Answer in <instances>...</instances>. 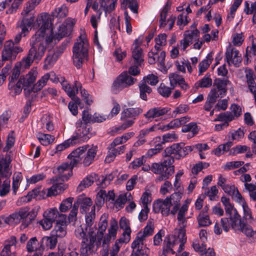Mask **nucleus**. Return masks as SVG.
Instances as JSON below:
<instances>
[{"label":"nucleus","mask_w":256,"mask_h":256,"mask_svg":"<svg viewBox=\"0 0 256 256\" xmlns=\"http://www.w3.org/2000/svg\"><path fill=\"white\" fill-rule=\"evenodd\" d=\"M96 207L93 206L91 208V211L86 214L85 216L86 228L85 230L88 233L89 240H90V244L92 245L94 242H97L98 244H102V240L103 238V234L106 232L108 227V216L106 214L102 216L98 223V227L97 232L95 222Z\"/></svg>","instance_id":"f257e3e1"},{"label":"nucleus","mask_w":256,"mask_h":256,"mask_svg":"<svg viewBox=\"0 0 256 256\" xmlns=\"http://www.w3.org/2000/svg\"><path fill=\"white\" fill-rule=\"evenodd\" d=\"M169 79L170 85L173 88H174L176 85H178L182 90L185 91L190 88L188 84L185 82L184 78L176 73L170 74Z\"/></svg>","instance_id":"5701e85b"},{"label":"nucleus","mask_w":256,"mask_h":256,"mask_svg":"<svg viewBox=\"0 0 256 256\" xmlns=\"http://www.w3.org/2000/svg\"><path fill=\"white\" fill-rule=\"evenodd\" d=\"M75 235L77 238L82 240L80 256H88V250H93L95 246L98 248L101 246V244H98L97 242H94L92 246L90 245V240H88L86 232L81 226L75 230Z\"/></svg>","instance_id":"1a4fd4ad"},{"label":"nucleus","mask_w":256,"mask_h":256,"mask_svg":"<svg viewBox=\"0 0 256 256\" xmlns=\"http://www.w3.org/2000/svg\"><path fill=\"white\" fill-rule=\"evenodd\" d=\"M88 46L85 34H81L74 43L72 50L73 63L78 68H80L82 64L88 60Z\"/></svg>","instance_id":"7ed1b4c3"},{"label":"nucleus","mask_w":256,"mask_h":256,"mask_svg":"<svg viewBox=\"0 0 256 256\" xmlns=\"http://www.w3.org/2000/svg\"><path fill=\"white\" fill-rule=\"evenodd\" d=\"M49 76L48 74L43 76L38 82L34 85L32 90L34 92H36L41 90L43 87L46 85L48 80H49Z\"/></svg>","instance_id":"09e8293b"},{"label":"nucleus","mask_w":256,"mask_h":256,"mask_svg":"<svg viewBox=\"0 0 256 256\" xmlns=\"http://www.w3.org/2000/svg\"><path fill=\"white\" fill-rule=\"evenodd\" d=\"M30 66L25 65L24 63L23 62V58L20 62H16L12 70V74L10 76V83L14 82L18 78L22 68H28Z\"/></svg>","instance_id":"e433bc0d"},{"label":"nucleus","mask_w":256,"mask_h":256,"mask_svg":"<svg viewBox=\"0 0 256 256\" xmlns=\"http://www.w3.org/2000/svg\"><path fill=\"white\" fill-rule=\"evenodd\" d=\"M226 59L229 66L234 65L238 67L242 62L241 54L235 48H229L226 52Z\"/></svg>","instance_id":"a211bd4d"},{"label":"nucleus","mask_w":256,"mask_h":256,"mask_svg":"<svg viewBox=\"0 0 256 256\" xmlns=\"http://www.w3.org/2000/svg\"><path fill=\"white\" fill-rule=\"evenodd\" d=\"M142 40L139 38L134 40L132 46V56L134 60V63L138 65H141L144 62V52L140 45Z\"/></svg>","instance_id":"4468645a"},{"label":"nucleus","mask_w":256,"mask_h":256,"mask_svg":"<svg viewBox=\"0 0 256 256\" xmlns=\"http://www.w3.org/2000/svg\"><path fill=\"white\" fill-rule=\"evenodd\" d=\"M46 192H47V194H46V197L54 196L58 194L56 187L54 184L48 190H42L40 191L39 188L34 189L31 192H30L26 196L22 197L21 198V200L24 202H28L30 201L32 198H36L39 195L41 196L42 194H45Z\"/></svg>","instance_id":"f8f14e48"},{"label":"nucleus","mask_w":256,"mask_h":256,"mask_svg":"<svg viewBox=\"0 0 256 256\" xmlns=\"http://www.w3.org/2000/svg\"><path fill=\"white\" fill-rule=\"evenodd\" d=\"M53 16L58 19L65 18L68 14V8L67 6L63 4L61 6L56 8L52 12Z\"/></svg>","instance_id":"3c124183"},{"label":"nucleus","mask_w":256,"mask_h":256,"mask_svg":"<svg viewBox=\"0 0 256 256\" xmlns=\"http://www.w3.org/2000/svg\"><path fill=\"white\" fill-rule=\"evenodd\" d=\"M37 138L41 144L44 146H48L52 143L55 138L53 136L42 133L38 134Z\"/></svg>","instance_id":"8fccbe9b"},{"label":"nucleus","mask_w":256,"mask_h":256,"mask_svg":"<svg viewBox=\"0 0 256 256\" xmlns=\"http://www.w3.org/2000/svg\"><path fill=\"white\" fill-rule=\"evenodd\" d=\"M170 109L168 108L156 107L150 108L146 114L144 116L148 119L154 118L167 114Z\"/></svg>","instance_id":"393cba45"},{"label":"nucleus","mask_w":256,"mask_h":256,"mask_svg":"<svg viewBox=\"0 0 256 256\" xmlns=\"http://www.w3.org/2000/svg\"><path fill=\"white\" fill-rule=\"evenodd\" d=\"M88 145L80 146L73 150L70 154L68 155V158L72 162V166H76L80 162L81 160L82 155L88 148Z\"/></svg>","instance_id":"a878e982"},{"label":"nucleus","mask_w":256,"mask_h":256,"mask_svg":"<svg viewBox=\"0 0 256 256\" xmlns=\"http://www.w3.org/2000/svg\"><path fill=\"white\" fill-rule=\"evenodd\" d=\"M10 162L6 160L0 161V176H10L9 172Z\"/></svg>","instance_id":"5fc2aeb1"},{"label":"nucleus","mask_w":256,"mask_h":256,"mask_svg":"<svg viewBox=\"0 0 256 256\" xmlns=\"http://www.w3.org/2000/svg\"><path fill=\"white\" fill-rule=\"evenodd\" d=\"M22 51V48L15 44L14 42L12 40L6 41L2 52V62H12L16 60L18 53Z\"/></svg>","instance_id":"6e6552de"},{"label":"nucleus","mask_w":256,"mask_h":256,"mask_svg":"<svg viewBox=\"0 0 256 256\" xmlns=\"http://www.w3.org/2000/svg\"><path fill=\"white\" fill-rule=\"evenodd\" d=\"M37 75L38 72L36 70H31L28 74L22 78L23 86L26 88L29 87L34 82Z\"/></svg>","instance_id":"c9c22d12"},{"label":"nucleus","mask_w":256,"mask_h":256,"mask_svg":"<svg viewBox=\"0 0 256 256\" xmlns=\"http://www.w3.org/2000/svg\"><path fill=\"white\" fill-rule=\"evenodd\" d=\"M120 226L121 228L124 230L123 235L127 236V239H130V234L131 233V230L130 226V222L126 218H122L120 220Z\"/></svg>","instance_id":"a18cd8bd"},{"label":"nucleus","mask_w":256,"mask_h":256,"mask_svg":"<svg viewBox=\"0 0 256 256\" xmlns=\"http://www.w3.org/2000/svg\"><path fill=\"white\" fill-rule=\"evenodd\" d=\"M225 210L226 214L229 215L228 220L230 219L231 226L240 218L237 210L234 208V206L232 204L225 206Z\"/></svg>","instance_id":"f704fd0d"},{"label":"nucleus","mask_w":256,"mask_h":256,"mask_svg":"<svg viewBox=\"0 0 256 256\" xmlns=\"http://www.w3.org/2000/svg\"><path fill=\"white\" fill-rule=\"evenodd\" d=\"M96 147L89 148L83 160V164L85 166H90L93 162L96 154Z\"/></svg>","instance_id":"a19ab883"},{"label":"nucleus","mask_w":256,"mask_h":256,"mask_svg":"<svg viewBox=\"0 0 256 256\" xmlns=\"http://www.w3.org/2000/svg\"><path fill=\"white\" fill-rule=\"evenodd\" d=\"M186 242V238L185 236V232L181 230L178 232V236L170 235L168 236L164 240V251L171 252L174 254L176 250L178 252H180L184 248V246Z\"/></svg>","instance_id":"20e7f679"},{"label":"nucleus","mask_w":256,"mask_h":256,"mask_svg":"<svg viewBox=\"0 0 256 256\" xmlns=\"http://www.w3.org/2000/svg\"><path fill=\"white\" fill-rule=\"evenodd\" d=\"M230 227L231 224L228 218H222L220 222H216L214 228V232L216 234L219 235L222 234V230L226 232H228Z\"/></svg>","instance_id":"c85d7f7f"},{"label":"nucleus","mask_w":256,"mask_h":256,"mask_svg":"<svg viewBox=\"0 0 256 256\" xmlns=\"http://www.w3.org/2000/svg\"><path fill=\"white\" fill-rule=\"evenodd\" d=\"M234 119L233 114L230 112H226L222 113L218 115L216 120L224 122H228Z\"/></svg>","instance_id":"052dcab7"},{"label":"nucleus","mask_w":256,"mask_h":256,"mask_svg":"<svg viewBox=\"0 0 256 256\" xmlns=\"http://www.w3.org/2000/svg\"><path fill=\"white\" fill-rule=\"evenodd\" d=\"M38 244V240L36 237H32L30 238L26 244V249L28 252H32L38 250L37 246Z\"/></svg>","instance_id":"bf43d9fd"},{"label":"nucleus","mask_w":256,"mask_h":256,"mask_svg":"<svg viewBox=\"0 0 256 256\" xmlns=\"http://www.w3.org/2000/svg\"><path fill=\"white\" fill-rule=\"evenodd\" d=\"M74 24L75 21L74 19L66 18L64 22L60 26L58 32L54 36V38L59 40L62 38L69 36Z\"/></svg>","instance_id":"2eb2a0df"},{"label":"nucleus","mask_w":256,"mask_h":256,"mask_svg":"<svg viewBox=\"0 0 256 256\" xmlns=\"http://www.w3.org/2000/svg\"><path fill=\"white\" fill-rule=\"evenodd\" d=\"M142 110L140 108H130L124 109L121 113V119L136 118L142 113Z\"/></svg>","instance_id":"2f4dec72"},{"label":"nucleus","mask_w":256,"mask_h":256,"mask_svg":"<svg viewBox=\"0 0 256 256\" xmlns=\"http://www.w3.org/2000/svg\"><path fill=\"white\" fill-rule=\"evenodd\" d=\"M74 166L72 165L70 161V163L65 162L62 164L57 168V171L60 176L55 181H58V179H60L62 181L67 180L71 176L72 169Z\"/></svg>","instance_id":"412c9836"},{"label":"nucleus","mask_w":256,"mask_h":256,"mask_svg":"<svg viewBox=\"0 0 256 256\" xmlns=\"http://www.w3.org/2000/svg\"><path fill=\"white\" fill-rule=\"evenodd\" d=\"M230 84V82L228 78L216 79L208 96L216 102L218 98L226 95L228 90L226 87Z\"/></svg>","instance_id":"423d86ee"},{"label":"nucleus","mask_w":256,"mask_h":256,"mask_svg":"<svg viewBox=\"0 0 256 256\" xmlns=\"http://www.w3.org/2000/svg\"><path fill=\"white\" fill-rule=\"evenodd\" d=\"M244 187L247 190L251 199L253 200H256V185L253 184H244Z\"/></svg>","instance_id":"e2e57ef3"},{"label":"nucleus","mask_w":256,"mask_h":256,"mask_svg":"<svg viewBox=\"0 0 256 256\" xmlns=\"http://www.w3.org/2000/svg\"><path fill=\"white\" fill-rule=\"evenodd\" d=\"M162 162L153 163L151 166V170L156 174L164 173L165 170L174 168V166L172 165L174 162V158L171 156H164Z\"/></svg>","instance_id":"9b49d317"},{"label":"nucleus","mask_w":256,"mask_h":256,"mask_svg":"<svg viewBox=\"0 0 256 256\" xmlns=\"http://www.w3.org/2000/svg\"><path fill=\"white\" fill-rule=\"evenodd\" d=\"M256 55V38H252V46L248 47L246 50V56L248 59V57Z\"/></svg>","instance_id":"774afa93"},{"label":"nucleus","mask_w":256,"mask_h":256,"mask_svg":"<svg viewBox=\"0 0 256 256\" xmlns=\"http://www.w3.org/2000/svg\"><path fill=\"white\" fill-rule=\"evenodd\" d=\"M160 130V126L156 125V124H154L149 128L142 130L140 132V134H139L140 138L141 139L140 140V142L142 144H144L146 142V140L144 139V138L145 136H148L150 132H154V131H156V130Z\"/></svg>","instance_id":"c03bdc74"},{"label":"nucleus","mask_w":256,"mask_h":256,"mask_svg":"<svg viewBox=\"0 0 256 256\" xmlns=\"http://www.w3.org/2000/svg\"><path fill=\"white\" fill-rule=\"evenodd\" d=\"M118 230L117 222L114 220L110 222V228L108 230V234L104 236L103 234V238L102 243L103 247L108 248L112 238L114 239L116 238Z\"/></svg>","instance_id":"aec40b11"},{"label":"nucleus","mask_w":256,"mask_h":256,"mask_svg":"<svg viewBox=\"0 0 256 256\" xmlns=\"http://www.w3.org/2000/svg\"><path fill=\"white\" fill-rule=\"evenodd\" d=\"M74 199V198L69 197L63 200L59 208L60 211L62 212H64L71 208Z\"/></svg>","instance_id":"13d9d810"},{"label":"nucleus","mask_w":256,"mask_h":256,"mask_svg":"<svg viewBox=\"0 0 256 256\" xmlns=\"http://www.w3.org/2000/svg\"><path fill=\"white\" fill-rule=\"evenodd\" d=\"M58 214L59 212L58 209L54 208L45 211L44 213V216L54 222L57 219Z\"/></svg>","instance_id":"6e6d98bb"},{"label":"nucleus","mask_w":256,"mask_h":256,"mask_svg":"<svg viewBox=\"0 0 256 256\" xmlns=\"http://www.w3.org/2000/svg\"><path fill=\"white\" fill-rule=\"evenodd\" d=\"M58 240L50 234V236H46L42 238L40 247L44 249V246H46L48 249L54 250L56 246Z\"/></svg>","instance_id":"c756f323"},{"label":"nucleus","mask_w":256,"mask_h":256,"mask_svg":"<svg viewBox=\"0 0 256 256\" xmlns=\"http://www.w3.org/2000/svg\"><path fill=\"white\" fill-rule=\"evenodd\" d=\"M74 204L77 205L78 208L79 206H80V212L82 214L86 213L90 208L92 206V200L83 195L80 196Z\"/></svg>","instance_id":"b1692460"},{"label":"nucleus","mask_w":256,"mask_h":256,"mask_svg":"<svg viewBox=\"0 0 256 256\" xmlns=\"http://www.w3.org/2000/svg\"><path fill=\"white\" fill-rule=\"evenodd\" d=\"M166 57V53L162 51L158 53V51L149 52L148 54V62L150 64H153L156 62L158 63L159 69L160 70H165L166 67L165 66L164 60Z\"/></svg>","instance_id":"f3484780"},{"label":"nucleus","mask_w":256,"mask_h":256,"mask_svg":"<svg viewBox=\"0 0 256 256\" xmlns=\"http://www.w3.org/2000/svg\"><path fill=\"white\" fill-rule=\"evenodd\" d=\"M183 132H191L192 136H188V137L194 136L198 132V126L196 122H190L184 125L182 128Z\"/></svg>","instance_id":"864d4df0"},{"label":"nucleus","mask_w":256,"mask_h":256,"mask_svg":"<svg viewBox=\"0 0 256 256\" xmlns=\"http://www.w3.org/2000/svg\"><path fill=\"white\" fill-rule=\"evenodd\" d=\"M182 193L180 192H174L170 196L166 198L168 200V202L170 206L172 207L170 214L174 215L180 209V200L182 198Z\"/></svg>","instance_id":"6ab92c4d"},{"label":"nucleus","mask_w":256,"mask_h":256,"mask_svg":"<svg viewBox=\"0 0 256 256\" xmlns=\"http://www.w3.org/2000/svg\"><path fill=\"white\" fill-rule=\"evenodd\" d=\"M77 130L74 136L71 138H74L75 144H81L82 142L86 141L90 138L89 130L86 128V124L82 121L78 122L76 124Z\"/></svg>","instance_id":"ddd939ff"},{"label":"nucleus","mask_w":256,"mask_h":256,"mask_svg":"<svg viewBox=\"0 0 256 256\" xmlns=\"http://www.w3.org/2000/svg\"><path fill=\"white\" fill-rule=\"evenodd\" d=\"M18 242L16 238L14 236L4 240L3 248L0 252V256H17L16 252L12 251V247H16Z\"/></svg>","instance_id":"dca6fc26"},{"label":"nucleus","mask_w":256,"mask_h":256,"mask_svg":"<svg viewBox=\"0 0 256 256\" xmlns=\"http://www.w3.org/2000/svg\"><path fill=\"white\" fill-rule=\"evenodd\" d=\"M140 90V98L145 100H147V94H150L152 92V88L148 86L145 82H141L138 84Z\"/></svg>","instance_id":"37998d69"},{"label":"nucleus","mask_w":256,"mask_h":256,"mask_svg":"<svg viewBox=\"0 0 256 256\" xmlns=\"http://www.w3.org/2000/svg\"><path fill=\"white\" fill-rule=\"evenodd\" d=\"M186 207L180 208L178 212L177 220L178 225L180 228L178 230V232L181 230H184L186 232L185 228L187 226V220L186 218Z\"/></svg>","instance_id":"7c9ffc66"},{"label":"nucleus","mask_w":256,"mask_h":256,"mask_svg":"<svg viewBox=\"0 0 256 256\" xmlns=\"http://www.w3.org/2000/svg\"><path fill=\"white\" fill-rule=\"evenodd\" d=\"M145 240V238L138 233L136 238L132 244L131 247L132 248V252L142 251V250L148 249L144 244Z\"/></svg>","instance_id":"473e14b6"},{"label":"nucleus","mask_w":256,"mask_h":256,"mask_svg":"<svg viewBox=\"0 0 256 256\" xmlns=\"http://www.w3.org/2000/svg\"><path fill=\"white\" fill-rule=\"evenodd\" d=\"M199 33L200 32L196 28L195 25H192L191 26L190 30L184 32V38L180 41V46L182 48L183 50H185L186 48L192 44L194 40H197L198 41L193 45V48L200 50L204 42L201 40H198Z\"/></svg>","instance_id":"39448f33"},{"label":"nucleus","mask_w":256,"mask_h":256,"mask_svg":"<svg viewBox=\"0 0 256 256\" xmlns=\"http://www.w3.org/2000/svg\"><path fill=\"white\" fill-rule=\"evenodd\" d=\"M154 231V224L152 220H149L146 226L144 228L142 232L140 231L138 232L140 236L146 239L148 236H152Z\"/></svg>","instance_id":"de8ad7c7"},{"label":"nucleus","mask_w":256,"mask_h":256,"mask_svg":"<svg viewBox=\"0 0 256 256\" xmlns=\"http://www.w3.org/2000/svg\"><path fill=\"white\" fill-rule=\"evenodd\" d=\"M96 177L97 176L96 174L87 176L80 182L77 188V191L81 192L85 188L91 186L93 184L94 180L96 179Z\"/></svg>","instance_id":"72a5a7b5"},{"label":"nucleus","mask_w":256,"mask_h":256,"mask_svg":"<svg viewBox=\"0 0 256 256\" xmlns=\"http://www.w3.org/2000/svg\"><path fill=\"white\" fill-rule=\"evenodd\" d=\"M158 92L162 96L168 98L171 94L172 90L170 88L161 84L158 88Z\"/></svg>","instance_id":"69168bd1"},{"label":"nucleus","mask_w":256,"mask_h":256,"mask_svg":"<svg viewBox=\"0 0 256 256\" xmlns=\"http://www.w3.org/2000/svg\"><path fill=\"white\" fill-rule=\"evenodd\" d=\"M122 4V6H128L134 14H137L138 11V4L136 0H128L124 1L123 0Z\"/></svg>","instance_id":"680f3d73"},{"label":"nucleus","mask_w":256,"mask_h":256,"mask_svg":"<svg viewBox=\"0 0 256 256\" xmlns=\"http://www.w3.org/2000/svg\"><path fill=\"white\" fill-rule=\"evenodd\" d=\"M136 79L132 77L126 72H122L114 82L112 91L116 94L122 89L134 84Z\"/></svg>","instance_id":"9d476101"},{"label":"nucleus","mask_w":256,"mask_h":256,"mask_svg":"<svg viewBox=\"0 0 256 256\" xmlns=\"http://www.w3.org/2000/svg\"><path fill=\"white\" fill-rule=\"evenodd\" d=\"M212 84V80L210 78V74L209 73H207L202 78L196 83L195 86L196 88H206L211 86Z\"/></svg>","instance_id":"ea45409f"},{"label":"nucleus","mask_w":256,"mask_h":256,"mask_svg":"<svg viewBox=\"0 0 256 256\" xmlns=\"http://www.w3.org/2000/svg\"><path fill=\"white\" fill-rule=\"evenodd\" d=\"M174 172V168L171 169H167L165 170L164 173L159 174L160 176L156 178V182H160L162 180H165L169 178L170 176L172 175Z\"/></svg>","instance_id":"0e129e2a"},{"label":"nucleus","mask_w":256,"mask_h":256,"mask_svg":"<svg viewBox=\"0 0 256 256\" xmlns=\"http://www.w3.org/2000/svg\"><path fill=\"white\" fill-rule=\"evenodd\" d=\"M192 150V146H186L183 143L175 144L166 148L163 152L164 156H171L179 160L184 158Z\"/></svg>","instance_id":"0eeeda50"},{"label":"nucleus","mask_w":256,"mask_h":256,"mask_svg":"<svg viewBox=\"0 0 256 256\" xmlns=\"http://www.w3.org/2000/svg\"><path fill=\"white\" fill-rule=\"evenodd\" d=\"M213 60V56L212 53L208 54L206 58L200 62L198 64L199 75H201L206 72Z\"/></svg>","instance_id":"4c0bfd02"},{"label":"nucleus","mask_w":256,"mask_h":256,"mask_svg":"<svg viewBox=\"0 0 256 256\" xmlns=\"http://www.w3.org/2000/svg\"><path fill=\"white\" fill-rule=\"evenodd\" d=\"M100 4V8L99 11L103 10L106 14L110 12L113 10L116 6V2L114 1L110 2V0H99Z\"/></svg>","instance_id":"58836bf2"},{"label":"nucleus","mask_w":256,"mask_h":256,"mask_svg":"<svg viewBox=\"0 0 256 256\" xmlns=\"http://www.w3.org/2000/svg\"><path fill=\"white\" fill-rule=\"evenodd\" d=\"M166 34H162L155 38L156 45L154 49L156 51L160 50L162 47L166 44Z\"/></svg>","instance_id":"603ef678"},{"label":"nucleus","mask_w":256,"mask_h":256,"mask_svg":"<svg viewBox=\"0 0 256 256\" xmlns=\"http://www.w3.org/2000/svg\"><path fill=\"white\" fill-rule=\"evenodd\" d=\"M23 18L20 24L22 32L24 33L28 32L29 29L31 28L35 21V14H22Z\"/></svg>","instance_id":"cd10ccee"},{"label":"nucleus","mask_w":256,"mask_h":256,"mask_svg":"<svg viewBox=\"0 0 256 256\" xmlns=\"http://www.w3.org/2000/svg\"><path fill=\"white\" fill-rule=\"evenodd\" d=\"M10 180H6L4 181L0 188V196H4L10 192Z\"/></svg>","instance_id":"338daca9"},{"label":"nucleus","mask_w":256,"mask_h":256,"mask_svg":"<svg viewBox=\"0 0 256 256\" xmlns=\"http://www.w3.org/2000/svg\"><path fill=\"white\" fill-rule=\"evenodd\" d=\"M156 204L161 210L162 214L164 216H168L170 212V206L168 202V200H159Z\"/></svg>","instance_id":"49530a36"},{"label":"nucleus","mask_w":256,"mask_h":256,"mask_svg":"<svg viewBox=\"0 0 256 256\" xmlns=\"http://www.w3.org/2000/svg\"><path fill=\"white\" fill-rule=\"evenodd\" d=\"M197 220L199 227L208 226L212 224L209 216L202 212H201L198 215Z\"/></svg>","instance_id":"79ce46f5"},{"label":"nucleus","mask_w":256,"mask_h":256,"mask_svg":"<svg viewBox=\"0 0 256 256\" xmlns=\"http://www.w3.org/2000/svg\"><path fill=\"white\" fill-rule=\"evenodd\" d=\"M76 140V139H75L74 138H70L65 140L62 144H58L56 148L54 153L56 154L58 152H61L70 146L76 144L74 143V140Z\"/></svg>","instance_id":"4d7b16f0"},{"label":"nucleus","mask_w":256,"mask_h":256,"mask_svg":"<svg viewBox=\"0 0 256 256\" xmlns=\"http://www.w3.org/2000/svg\"><path fill=\"white\" fill-rule=\"evenodd\" d=\"M62 78L63 80L61 82L62 88L70 98L74 97L78 93V88L81 89L82 85L78 81H74V84L71 86L64 78Z\"/></svg>","instance_id":"4be33fe9"},{"label":"nucleus","mask_w":256,"mask_h":256,"mask_svg":"<svg viewBox=\"0 0 256 256\" xmlns=\"http://www.w3.org/2000/svg\"><path fill=\"white\" fill-rule=\"evenodd\" d=\"M114 198L115 194L112 190H110L106 193V190H101L97 194L96 204L101 205L104 201L114 200Z\"/></svg>","instance_id":"bb28decb"},{"label":"nucleus","mask_w":256,"mask_h":256,"mask_svg":"<svg viewBox=\"0 0 256 256\" xmlns=\"http://www.w3.org/2000/svg\"><path fill=\"white\" fill-rule=\"evenodd\" d=\"M54 38L52 36L44 37L36 33L30 42V48L26 56L23 58V62L26 66H30L36 60L38 62L43 57L47 46L51 43Z\"/></svg>","instance_id":"f03ea898"}]
</instances>
